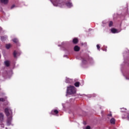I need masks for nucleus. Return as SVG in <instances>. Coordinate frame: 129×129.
I'll list each match as a JSON object with an SVG mask.
<instances>
[{
	"instance_id": "obj_1",
	"label": "nucleus",
	"mask_w": 129,
	"mask_h": 129,
	"mask_svg": "<svg viewBox=\"0 0 129 129\" xmlns=\"http://www.w3.org/2000/svg\"><path fill=\"white\" fill-rule=\"evenodd\" d=\"M5 113L7 116H10V115H11L10 117H8L7 120V124L10 125L12 121V114H13V111L10 108H6L5 109Z\"/></svg>"
},
{
	"instance_id": "obj_2",
	"label": "nucleus",
	"mask_w": 129,
	"mask_h": 129,
	"mask_svg": "<svg viewBox=\"0 0 129 129\" xmlns=\"http://www.w3.org/2000/svg\"><path fill=\"white\" fill-rule=\"evenodd\" d=\"M67 92L68 94H75L76 93V88L73 86H70L68 87Z\"/></svg>"
},
{
	"instance_id": "obj_3",
	"label": "nucleus",
	"mask_w": 129,
	"mask_h": 129,
	"mask_svg": "<svg viewBox=\"0 0 129 129\" xmlns=\"http://www.w3.org/2000/svg\"><path fill=\"white\" fill-rule=\"evenodd\" d=\"M89 61V56H87L86 57H84L82 59L83 64H87V62Z\"/></svg>"
},
{
	"instance_id": "obj_4",
	"label": "nucleus",
	"mask_w": 129,
	"mask_h": 129,
	"mask_svg": "<svg viewBox=\"0 0 129 129\" xmlns=\"http://www.w3.org/2000/svg\"><path fill=\"white\" fill-rule=\"evenodd\" d=\"M58 113H59V111H57V109H53L50 112V114H52L53 115H55V114H58Z\"/></svg>"
},
{
	"instance_id": "obj_5",
	"label": "nucleus",
	"mask_w": 129,
	"mask_h": 129,
	"mask_svg": "<svg viewBox=\"0 0 129 129\" xmlns=\"http://www.w3.org/2000/svg\"><path fill=\"white\" fill-rule=\"evenodd\" d=\"M74 51L76 52H79V51H80V47L78 46V45H76L74 47Z\"/></svg>"
},
{
	"instance_id": "obj_6",
	"label": "nucleus",
	"mask_w": 129,
	"mask_h": 129,
	"mask_svg": "<svg viewBox=\"0 0 129 129\" xmlns=\"http://www.w3.org/2000/svg\"><path fill=\"white\" fill-rule=\"evenodd\" d=\"M4 63L6 67H10V65H11V63H10V61L9 60L5 61Z\"/></svg>"
},
{
	"instance_id": "obj_7",
	"label": "nucleus",
	"mask_w": 129,
	"mask_h": 129,
	"mask_svg": "<svg viewBox=\"0 0 129 129\" xmlns=\"http://www.w3.org/2000/svg\"><path fill=\"white\" fill-rule=\"evenodd\" d=\"M1 2L4 5H7L9 3V0H1Z\"/></svg>"
},
{
	"instance_id": "obj_8",
	"label": "nucleus",
	"mask_w": 129,
	"mask_h": 129,
	"mask_svg": "<svg viewBox=\"0 0 129 129\" xmlns=\"http://www.w3.org/2000/svg\"><path fill=\"white\" fill-rule=\"evenodd\" d=\"M73 44H77V43H78V39L75 38H74L73 40Z\"/></svg>"
},
{
	"instance_id": "obj_9",
	"label": "nucleus",
	"mask_w": 129,
	"mask_h": 129,
	"mask_svg": "<svg viewBox=\"0 0 129 129\" xmlns=\"http://www.w3.org/2000/svg\"><path fill=\"white\" fill-rule=\"evenodd\" d=\"M3 120H4V114L0 113V121H3Z\"/></svg>"
},
{
	"instance_id": "obj_10",
	"label": "nucleus",
	"mask_w": 129,
	"mask_h": 129,
	"mask_svg": "<svg viewBox=\"0 0 129 129\" xmlns=\"http://www.w3.org/2000/svg\"><path fill=\"white\" fill-rule=\"evenodd\" d=\"M66 6H68V8H71L72 7V3L68 2L66 3Z\"/></svg>"
},
{
	"instance_id": "obj_11",
	"label": "nucleus",
	"mask_w": 129,
	"mask_h": 129,
	"mask_svg": "<svg viewBox=\"0 0 129 129\" xmlns=\"http://www.w3.org/2000/svg\"><path fill=\"white\" fill-rule=\"evenodd\" d=\"M74 85L76 87H79V86H80V83L79 82H77L75 83Z\"/></svg>"
},
{
	"instance_id": "obj_12",
	"label": "nucleus",
	"mask_w": 129,
	"mask_h": 129,
	"mask_svg": "<svg viewBox=\"0 0 129 129\" xmlns=\"http://www.w3.org/2000/svg\"><path fill=\"white\" fill-rule=\"evenodd\" d=\"M11 47H12V45L11 44H7L6 45V49H10V48H11Z\"/></svg>"
},
{
	"instance_id": "obj_13",
	"label": "nucleus",
	"mask_w": 129,
	"mask_h": 129,
	"mask_svg": "<svg viewBox=\"0 0 129 129\" xmlns=\"http://www.w3.org/2000/svg\"><path fill=\"white\" fill-rule=\"evenodd\" d=\"M110 122L112 124H114L115 123V120L114 119V118H111L110 119Z\"/></svg>"
},
{
	"instance_id": "obj_14",
	"label": "nucleus",
	"mask_w": 129,
	"mask_h": 129,
	"mask_svg": "<svg viewBox=\"0 0 129 129\" xmlns=\"http://www.w3.org/2000/svg\"><path fill=\"white\" fill-rule=\"evenodd\" d=\"M6 99H7V98H0V102H5V101H6Z\"/></svg>"
},
{
	"instance_id": "obj_15",
	"label": "nucleus",
	"mask_w": 129,
	"mask_h": 129,
	"mask_svg": "<svg viewBox=\"0 0 129 129\" xmlns=\"http://www.w3.org/2000/svg\"><path fill=\"white\" fill-rule=\"evenodd\" d=\"M18 54V52L17 51L15 50L13 52V56L14 58H17V54Z\"/></svg>"
},
{
	"instance_id": "obj_16",
	"label": "nucleus",
	"mask_w": 129,
	"mask_h": 129,
	"mask_svg": "<svg viewBox=\"0 0 129 129\" xmlns=\"http://www.w3.org/2000/svg\"><path fill=\"white\" fill-rule=\"evenodd\" d=\"M13 41L15 43V44H18L19 40L17 38H14L13 39Z\"/></svg>"
},
{
	"instance_id": "obj_17",
	"label": "nucleus",
	"mask_w": 129,
	"mask_h": 129,
	"mask_svg": "<svg viewBox=\"0 0 129 129\" xmlns=\"http://www.w3.org/2000/svg\"><path fill=\"white\" fill-rule=\"evenodd\" d=\"M111 31L112 33H113L114 34L117 32V30H116V29H114V28H112L111 30Z\"/></svg>"
},
{
	"instance_id": "obj_18",
	"label": "nucleus",
	"mask_w": 129,
	"mask_h": 129,
	"mask_svg": "<svg viewBox=\"0 0 129 129\" xmlns=\"http://www.w3.org/2000/svg\"><path fill=\"white\" fill-rule=\"evenodd\" d=\"M113 25V22L112 21H110L109 22V27H112Z\"/></svg>"
},
{
	"instance_id": "obj_19",
	"label": "nucleus",
	"mask_w": 129,
	"mask_h": 129,
	"mask_svg": "<svg viewBox=\"0 0 129 129\" xmlns=\"http://www.w3.org/2000/svg\"><path fill=\"white\" fill-rule=\"evenodd\" d=\"M71 81V80L70 79H67L66 80V83H70Z\"/></svg>"
},
{
	"instance_id": "obj_20",
	"label": "nucleus",
	"mask_w": 129,
	"mask_h": 129,
	"mask_svg": "<svg viewBox=\"0 0 129 129\" xmlns=\"http://www.w3.org/2000/svg\"><path fill=\"white\" fill-rule=\"evenodd\" d=\"M97 48L98 50H99L100 49V46H99V44H97Z\"/></svg>"
},
{
	"instance_id": "obj_21",
	"label": "nucleus",
	"mask_w": 129,
	"mask_h": 129,
	"mask_svg": "<svg viewBox=\"0 0 129 129\" xmlns=\"http://www.w3.org/2000/svg\"><path fill=\"white\" fill-rule=\"evenodd\" d=\"M126 118L127 119V120H129V113H127V117H126Z\"/></svg>"
},
{
	"instance_id": "obj_22",
	"label": "nucleus",
	"mask_w": 129,
	"mask_h": 129,
	"mask_svg": "<svg viewBox=\"0 0 129 129\" xmlns=\"http://www.w3.org/2000/svg\"><path fill=\"white\" fill-rule=\"evenodd\" d=\"M90 128H91V127H90V126H89V125L87 126L86 127V129H90Z\"/></svg>"
},
{
	"instance_id": "obj_23",
	"label": "nucleus",
	"mask_w": 129,
	"mask_h": 129,
	"mask_svg": "<svg viewBox=\"0 0 129 129\" xmlns=\"http://www.w3.org/2000/svg\"><path fill=\"white\" fill-rule=\"evenodd\" d=\"M15 7H16V6H15V5H12V6L11 7V9H14V8H15Z\"/></svg>"
},
{
	"instance_id": "obj_24",
	"label": "nucleus",
	"mask_w": 129,
	"mask_h": 129,
	"mask_svg": "<svg viewBox=\"0 0 129 129\" xmlns=\"http://www.w3.org/2000/svg\"><path fill=\"white\" fill-rule=\"evenodd\" d=\"M108 116H112V114H111V113H109L108 114Z\"/></svg>"
},
{
	"instance_id": "obj_25",
	"label": "nucleus",
	"mask_w": 129,
	"mask_h": 129,
	"mask_svg": "<svg viewBox=\"0 0 129 129\" xmlns=\"http://www.w3.org/2000/svg\"><path fill=\"white\" fill-rule=\"evenodd\" d=\"M4 38H5L4 37H1V39H2V40H3Z\"/></svg>"
},
{
	"instance_id": "obj_26",
	"label": "nucleus",
	"mask_w": 129,
	"mask_h": 129,
	"mask_svg": "<svg viewBox=\"0 0 129 129\" xmlns=\"http://www.w3.org/2000/svg\"><path fill=\"white\" fill-rule=\"evenodd\" d=\"M122 118H123V119L125 118V117H122Z\"/></svg>"
},
{
	"instance_id": "obj_27",
	"label": "nucleus",
	"mask_w": 129,
	"mask_h": 129,
	"mask_svg": "<svg viewBox=\"0 0 129 129\" xmlns=\"http://www.w3.org/2000/svg\"><path fill=\"white\" fill-rule=\"evenodd\" d=\"M1 54H0V58H1Z\"/></svg>"
}]
</instances>
